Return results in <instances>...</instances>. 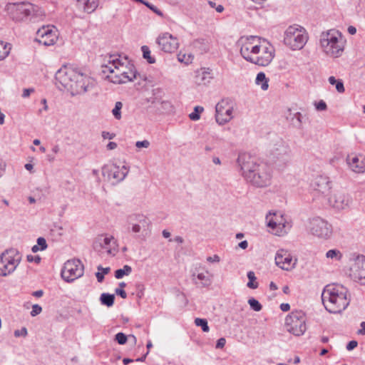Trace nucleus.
<instances>
[{
  "instance_id": "f257e3e1",
  "label": "nucleus",
  "mask_w": 365,
  "mask_h": 365,
  "mask_svg": "<svg viewBox=\"0 0 365 365\" xmlns=\"http://www.w3.org/2000/svg\"><path fill=\"white\" fill-rule=\"evenodd\" d=\"M245 179L257 187H264L271 184L272 168L267 163L257 164L250 154L243 153L237 160Z\"/></svg>"
},
{
  "instance_id": "f03ea898",
  "label": "nucleus",
  "mask_w": 365,
  "mask_h": 365,
  "mask_svg": "<svg viewBox=\"0 0 365 365\" xmlns=\"http://www.w3.org/2000/svg\"><path fill=\"white\" fill-rule=\"evenodd\" d=\"M240 54L247 61L266 66L273 58L272 51L260 43V38L255 36L242 37L240 39Z\"/></svg>"
},
{
  "instance_id": "7ed1b4c3",
  "label": "nucleus",
  "mask_w": 365,
  "mask_h": 365,
  "mask_svg": "<svg viewBox=\"0 0 365 365\" xmlns=\"http://www.w3.org/2000/svg\"><path fill=\"white\" fill-rule=\"evenodd\" d=\"M347 294V289L341 284L327 285L322 294V300L325 309L333 314L344 311L350 302Z\"/></svg>"
},
{
  "instance_id": "20e7f679",
  "label": "nucleus",
  "mask_w": 365,
  "mask_h": 365,
  "mask_svg": "<svg viewBox=\"0 0 365 365\" xmlns=\"http://www.w3.org/2000/svg\"><path fill=\"white\" fill-rule=\"evenodd\" d=\"M319 45L322 53L332 58L341 57L345 50L346 39L336 29H329L319 35Z\"/></svg>"
},
{
  "instance_id": "39448f33",
  "label": "nucleus",
  "mask_w": 365,
  "mask_h": 365,
  "mask_svg": "<svg viewBox=\"0 0 365 365\" xmlns=\"http://www.w3.org/2000/svg\"><path fill=\"white\" fill-rule=\"evenodd\" d=\"M308 40L307 30L302 26L294 24L285 29L282 43L289 50L299 51L304 48Z\"/></svg>"
},
{
  "instance_id": "423d86ee",
  "label": "nucleus",
  "mask_w": 365,
  "mask_h": 365,
  "mask_svg": "<svg viewBox=\"0 0 365 365\" xmlns=\"http://www.w3.org/2000/svg\"><path fill=\"white\" fill-rule=\"evenodd\" d=\"M79 76V68L63 67L56 73V83L59 89H65L73 96V91L80 88L76 86V78Z\"/></svg>"
},
{
  "instance_id": "0eeeda50",
  "label": "nucleus",
  "mask_w": 365,
  "mask_h": 365,
  "mask_svg": "<svg viewBox=\"0 0 365 365\" xmlns=\"http://www.w3.org/2000/svg\"><path fill=\"white\" fill-rule=\"evenodd\" d=\"M22 259V255L16 248H9L0 255V276L7 277L14 272Z\"/></svg>"
},
{
  "instance_id": "6e6552de",
  "label": "nucleus",
  "mask_w": 365,
  "mask_h": 365,
  "mask_svg": "<svg viewBox=\"0 0 365 365\" xmlns=\"http://www.w3.org/2000/svg\"><path fill=\"white\" fill-rule=\"evenodd\" d=\"M133 65L127 57L121 58L120 56L113 55L109 57L108 63L102 66V73L106 78V76H111L120 77L125 71H130L133 69Z\"/></svg>"
},
{
  "instance_id": "1a4fd4ad",
  "label": "nucleus",
  "mask_w": 365,
  "mask_h": 365,
  "mask_svg": "<svg viewBox=\"0 0 365 365\" xmlns=\"http://www.w3.org/2000/svg\"><path fill=\"white\" fill-rule=\"evenodd\" d=\"M314 200L325 203L331 194V182L327 176H317L310 184Z\"/></svg>"
},
{
  "instance_id": "9d476101",
  "label": "nucleus",
  "mask_w": 365,
  "mask_h": 365,
  "mask_svg": "<svg viewBox=\"0 0 365 365\" xmlns=\"http://www.w3.org/2000/svg\"><path fill=\"white\" fill-rule=\"evenodd\" d=\"M306 319L304 312L295 310L286 317L284 327L289 333L295 336H301L307 330Z\"/></svg>"
},
{
  "instance_id": "9b49d317",
  "label": "nucleus",
  "mask_w": 365,
  "mask_h": 365,
  "mask_svg": "<svg viewBox=\"0 0 365 365\" xmlns=\"http://www.w3.org/2000/svg\"><path fill=\"white\" fill-rule=\"evenodd\" d=\"M309 231L321 239H329L332 235V227L321 217H314L309 222Z\"/></svg>"
},
{
  "instance_id": "f8f14e48",
  "label": "nucleus",
  "mask_w": 365,
  "mask_h": 365,
  "mask_svg": "<svg viewBox=\"0 0 365 365\" xmlns=\"http://www.w3.org/2000/svg\"><path fill=\"white\" fill-rule=\"evenodd\" d=\"M190 273L192 282L197 287L205 288L211 285L213 274L201 264H196Z\"/></svg>"
},
{
  "instance_id": "ddd939ff",
  "label": "nucleus",
  "mask_w": 365,
  "mask_h": 365,
  "mask_svg": "<svg viewBox=\"0 0 365 365\" xmlns=\"http://www.w3.org/2000/svg\"><path fill=\"white\" fill-rule=\"evenodd\" d=\"M61 277L67 282H72L83 274V265L79 259L68 260L61 270Z\"/></svg>"
},
{
  "instance_id": "4468645a",
  "label": "nucleus",
  "mask_w": 365,
  "mask_h": 365,
  "mask_svg": "<svg viewBox=\"0 0 365 365\" xmlns=\"http://www.w3.org/2000/svg\"><path fill=\"white\" fill-rule=\"evenodd\" d=\"M291 158V150L289 145L282 140L275 144V168L282 170Z\"/></svg>"
},
{
  "instance_id": "2eb2a0df",
  "label": "nucleus",
  "mask_w": 365,
  "mask_h": 365,
  "mask_svg": "<svg viewBox=\"0 0 365 365\" xmlns=\"http://www.w3.org/2000/svg\"><path fill=\"white\" fill-rule=\"evenodd\" d=\"M128 168L125 165L119 166L115 163L107 164L102 168V174L108 180H113L114 183L123 181L128 173Z\"/></svg>"
},
{
  "instance_id": "dca6fc26",
  "label": "nucleus",
  "mask_w": 365,
  "mask_h": 365,
  "mask_svg": "<svg viewBox=\"0 0 365 365\" xmlns=\"http://www.w3.org/2000/svg\"><path fill=\"white\" fill-rule=\"evenodd\" d=\"M292 227L293 221L288 214L281 211L275 212V236H286Z\"/></svg>"
},
{
  "instance_id": "f3484780",
  "label": "nucleus",
  "mask_w": 365,
  "mask_h": 365,
  "mask_svg": "<svg viewBox=\"0 0 365 365\" xmlns=\"http://www.w3.org/2000/svg\"><path fill=\"white\" fill-rule=\"evenodd\" d=\"M215 119L217 123L223 125L232 118L233 106L229 99H222L215 106Z\"/></svg>"
},
{
  "instance_id": "a211bd4d",
  "label": "nucleus",
  "mask_w": 365,
  "mask_h": 365,
  "mask_svg": "<svg viewBox=\"0 0 365 365\" xmlns=\"http://www.w3.org/2000/svg\"><path fill=\"white\" fill-rule=\"evenodd\" d=\"M34 11V4L28 2L14 4L11 8V15L16 21H24L29 19Z\"/></svg>"
},
{
  "instance_id": "6ab92c4d",
  "label": "nucleus",
  "mask_w": 365,
  "mask_h": 365,
  "mask_svg": "<svg viewBox=\"0 0 365 365\" xmlns=\"http://www.w3.org/2000/svg\"><path fill=\"white\" fill-rule=\"evenodd\" d=\"M156 43L164 52L173 53L179 47V41L177 37L168 32L160 34L156 38Z\"/></svg>"
},
{
  "instance_id": "aec40b11",
  "label": "nucleus",
  "mask_w": 365,
  "mask_h": 365,
  "mask_svg": "<svg viewBox=\"0 0 365 365\" xmlns=\"http://www.w3.org/2000/svg\"><path fill=\"white\" fill-rule=\"evenodd\" d=\"M297 259L293 258L291 253L287 250H279L275 255V264L284 270H291L296 264Z\"/></svg>"
},
{
  "instance_id": "412c9836",
  "label": "nucleus",
  "mask_w": 365,
  "mask_h": 365,
  "mask_svg": "<svg viewBox=\"0 0 365 365\" xmlns=\"http://www.w3.org/2000/svg\"><path fill=\"white\" fill-rule=\"evenodd\" d=\"M351 278L361 284H365V256H358L350 269Z\"/></svg>"
},
{
  "instance_id": "4be33fe9",
  "label": "nucleus",
  "mask_w": 365,
  "mask_h": 365,
  "mask_svg": "<svg viewBox=\"0 0 365 365\" xmlns=\"http://www.w3.org/2000/svg\"><path fill=\"white\" fill-rule=\"evenodd\" d=\"M76 86L80 89L73 91V96L81 95L86 93L93 88L95 86V80L90 76L86 72H83L82 69L79 68V76L76 78Z\"/></svg>"
},
{
  "instance_id": "5701e85b",
  "label": "nucleus",
  "mask_w": 365,
  "mask_h": 365,
  "mask_svg": "<svg viewBox=\"0 0 365 365\" xmlns=\"http://www.w3.org/2000/svg\"><path fill=\"white\" fill-rule=\"evenodd\" d=\"M351 202L349 195L341 192H336L334 195H329L325 202L337 210H344L348 207Z\"/></svg>"
},
{
  "instance_id": "b1692460",
  "label": "nucleus",
  "mask_w": 365,
  "mask_h": 365,
  "mask_svg": "<svg viewBox=\"0 0 365 365\" xmlns=\"http://www.w3.org/2000/svg\"><path fill=\"white\" fill-rule=\"evenodd\" d=\"M54 28H51L49 26H43L39 29L37 32L38 41L44 46L53 45L58 38L56 31Z\"/></svg>"
},
{
  "instance_id": "393cba45",
  "label": "nucleus",
  "mask_w": 365,
  "mask_h": 365,
  "mask_svg": "<svg viewBox=\"0 0 365 365\" xmlns=\"http://www.w3.org/2000/svg\"><path fill=\"white\" fill-rule=\"evenodd\" d=\"M137 75L138 72L134 65H133V69H130V71H125V72L122 73V76H120V77L116 76H106V78L113 83L122 84L133 81V80L137 78Z\"/></svg>"
},
{
  "instance_id": "a878e982",
  "label": "nucleus",
  "mask_w": 365,
  "mask_h": 365,
  "mask_svg": "<svg viewBox=\"0 0 365 365\" xmlns=\"http://www.w3.org/2000/svg\"><path fill=\"white\" fill-rule=\"evenodd\" d=\"M349 168L354 173L365 172V158L363 156H349L346 159Z\"/></svg>"
},
{
  "instance_id": "bb28decb",
  "label": "nucleus",
  "mask_w": 365,
  "mask_h": 365,
  "mask_svg": "<svg viewBox=\"0 0 365 365\" xmlns=\"http://www.w3.org/2000/svg\"><path fill=\"white\" fill-rule=\"evenodd\" d=\"M116 244V241L113 236L98 237L93 242L95 250L100 251L101 249H106L108 254H111L110 244Z\"/></svg>"
},
{
  "instance_id": "cd10ccee",
  "label": "nucleus",
  "mask_w": 365,
  "mask_h": 365,
  "mask_svg": "<svg viewBox=\"0 0 365 365\" xmlns=\"http://www.w3.org/2000/svg\"><path fill=\"white\" fill-rule=\"evenodd\" d=\"M297 66V63L294 58L291 56L283 58L278 61L277 68L282 73H288L292 71Z\"/></svg>"
},
{
  "instance_id": "c85d7f7f",
  "label": "nucleus",
  "mask_w": 365,
  "mask_h": 365,
  "mask_svg": "<svg viewBox=\"0 0 365 365\" xmlns=\"http://www.w3.org/2000/svg\"><path fill=\"white\" fill-rule=\"evenodd\" d=\"M302 114L300 112H292L291 109H288L287 119L290 124L297 129H302Z\"/></svg>"
},
{
  "instance_id": "c756f323",
  "label": "nucleus",
  "mask_w": 365,
  "mask_h": 365,
  "mask_svg": "<svg viewBox=\"0 0 365 365\" xmlns=\"http://www.w3.org/2000/svg\"><path fill=\"white\" fill-rule=\"evenodd\" d=\"M128 225H150L149 219L143 214H132L128 217Z\"/></svg>"
},
{
  "instance_id": "7c9ffc66",
  "label": "nucleus",
  "mask_w": 365,
  "mask_h": 365,
  "mask_svg": "<svg viewBox=\"0 0 365 365\" xmlns=\"http://www.w3.org/2000/svg\"><path fill=\"white\" fill-rule=\"evenodd\" d=\"M213 76L210 71L203 70L201 72H199L196 76V81L198 84L206 85L210 83Z\"/></svg>"
},
{
  "instance_id": "2f4dec72",
  "label": "nucleus",
  "mask_w": 365,
  "mask_h": 365,
  "mask_svg": "<svg viewBox=\"0 0 365 365\" xmlns=\"http://www.w3.org/2000/svg\"><path fill=\"white\" fill-rule=\"evenodd\" d=\"M44 17V11L38 6L34 5V11L29 16V20L32 22H37L43 20Z\"/></svg>"
},
{
  "instance_id": "473e14b6",
  "label": "nucleus",
  "mask_w": 365,
  "mask_h": 365,
  "mask_svg": "<svg viewBox=\"0 0 365 365\" xmlns=\"http://www.w3.org/2000/svg\"><path fill=\"white\" fill-rule=\"evenodd\" d=\"M255 83L260 86L261 89L263 91H267L269 88V79L263 72L257 73L255 79Z\"/></svg>"
},
{
  "instance_id": "72a5a7b5",
  "label": "nucleus",
  "mask_w": 365,
  "mask_h": 365,
  "mask_svg": "<svg viewBox=\"0 0 365 365\" xmlns=\"http://www.w3.org/2000/svg\"><path fill=\"white\" fill-rule=\"evenodd\" d=\"M114 299V294L108 293H103L100 297L101 303L103 305H106L108 307H112L113 305Z\"/></svg>"
},
{
  "instance_id": "f704fd0d",
  "label": "nucleus",
  "mask_w": 365,
  "mask_h": 365,
  "mask_svg": "<svg viewBox=\"0 0 365 365\" xmlns=\"http://www.w3.org/2000/svg\"><path fill=\"white\" fill-rule=\"evenodd\" d=\"M11 49V46L10 43L0 41V61L4 60L9 56Z\"/></svg>"
},
{
  "instance_id": "c9c22d12",
  "label": "nucleus",
  "mask_w": 365,
  "mask_h": 365,
  "mask_svg": "<svg viewBox=\"0 0 365 365\" xmlns=\"http://www.w3.org/2000/svg\"><path fill=\"white\" fill-rule=\"evenodd\" d=\"M98 6V0H84V11L88 14L93 12Z\"/></svg>"
},
{
  "instance_id": "e433bc0d",
  "label": "nucleus",
  "mask_w": 365,
  "mask_h": 365,
  "mask_svg": "<svg viewBox=\"0 0 365 365\" xmlns=\"http://www.w3.org/2000/svg\"><path fill=\"white\" fill-rule=\"evenodd\" d=\"M131 272V267L125 264L122 269H117L115 272V277L116 279H122L125 275H129Z\"/></svg>"
},
{
  "instance_id": "4c0bfd02",
  "label": "nucleus",
  "mask_w": 365,
  "mask_h": 365,
  "mask_svg": "<svg viewBox=\"0 0 365 365\" xmlns=\"http://www.w3.org/2000/svg\"><path fill=\"white\" fill-rule=\"evenodd\" d=\"M247 276L249 279V282L247 284V287L252 289H257L259 284L258 282H256L257 278L255 272L253 271H249Z\"/></svg>"
},
{
  "instance_id": "58836bf2",
  "label": "nucleus",
  "mask_w": 365,
  "mask_h": 365,
  "mask_svg": "<svg viewBox=\"0 0 365 365\" xmlns=\"http://www.w3.org/2000/svg\"><path fill=\"white\" fill-rule=\"evenodd\" d=\"M328 81L330 84L336 86V89L339 93L344 92V86L341 80H336L334 76H330Z\"/></svg>"
},
{
  "instance_id": "ea45409f",
  "label": "nucleus",
  "mask_w": 365,
  "mask_h": 365,
  "mask_svg": "<svg viewBox=\"0 0 365 365\" xmlns=\"http://www.w3.org/2000/svg\"><path fill=\"white\" fill-rule=\"evenodd\" d=\"M195 324L197 327H200L204 332H208L210 331L207 321L205 319L196 318L195 319Z\"/></svg>"
},
{
  "instance_id": "a19ab883",
  "label": "nucleus",
  "mask_w": 365,
  "mask_h": 365,
  "mask_svg": "<svg viewBox=\"0 0 365 365\" xmlns=\"http://www.w3.org/2000/svg\"><path fill=\"white\" fill-rule=\"evenodd\" d=\"M143 58H145L149 63H154L155 59L150 56V51L148 46H143L141 47Z\"/></svg>"
},
{
  "instance_id": "79ce46f5",
  "label": "nucleus",
  "mask_w": 365,
  "mask_h": 365,
  "mask_svg": "<svg viewBox=\"0 0 365 365\" xmlns=\"http://www.w3.org/2000/svg\"><path fill=\"white\" fill-rule=\"evenodd\" d=\"M98 272L96 273L98 282H101L104 279V275L108 274L110 271V267L103 268L101 266L98 267Z\"/></svg>"
},
{
  "instance_id": "37998d69",
  "label": "nucleus",
  "mask_w": 365,
  "mask_h": 365,
  "mask_svg": "<svg viewBox=\"0 0 365 365\" xmlns=\"http://www.w3.org/2000/svg\"><path fill=\"white\" fill-rule=\"evenodd\" d=\"M326 257L329 259L340 260L342 255L338 250H330L326 253Z\"/></svg>"
},
{
  "instance_id": "c03bdc74",
  "label": "nucleus",
  "mask_w": 365,
  "mask_h": 365,
  "mask_svg": "<svg viewBox=\"0 0 365 365\" xmlns=\"http://www.w3.org/2000/svg\"><path fill=\"white\" fill-rule=\"evenodd\" d=\"M203 110L204 108L202 107L199 106H195L194 108V111L189 114L190 119L195 121L199 120L200 118V113L203 112Z\"/></svg>"
},
{
  "instance_id": "a18cd8bd",
  "label": "nucleus",
  "mask_w": 365,
  "mask_h": 365,
  "mask_svg": "<svg viewBox=\"0 0 365 365\" xmlns=\"http://www.w3.org/2000/svg\"><path fill=\"white\" fill-rule=\"evenodd\" d=\"M123 108V103L118 101L115 104L114 108L112 110V113L115 119L120 120L121 118V109Z\"/></svg>"
},
{
  "instance_id": "49530a36",
  "label": "nucleus",
  "mask_w": 365,
  "mask_h": 365,
  "mask_svg": "<svg viewBox=\"0 0 365 365\" xmlns=\"http://www.w3.org/2000/svg\"><path fill=\"white\" fill-rule=\"evenodd\" d=\"M128 225L130 227L131 231L133 233H139V232L145 231L150 226V225H136V224Z\"/></svg>"
},
{
  "instance_id": "de8ad7c7",
  "label": "nucleus",
  "mask_w": 365,
  "mask_h": 365,
  "mask_svg": "<svg viewBox=\"0 0 365 365\" xmlns=\"http://www.w3.org/2000/svg\"><path fill=\"white\" fill-rule=\"evenodd\" d=\"M248 304L254 311L259 312L262 309V305L260 303L254 298H250L248 300Z\"/></svg>"
},
{
  "instance_id": "09e8293b",
  "label": "nucleus",
  "mask_w": 365,
  "mask_h": 365,
  "mask_svg": "<svg viewBox=\"0 0 365 365\" xmlns=\"http://www.w3.org/2000/svg\"><path fill=\"white\" fill-rule=\"evenodd\" d=\"M142 4H143L145 6H146L148 8H149L150 10H152L154 13H155L158 16H163L162 11L157 6H154L153 4L149 3L148 1H146L145 0H143V2Z\"/></svg>"
},
{
  "instance_id": "8fccbe9b",
  "label": "nucleus",
  "mask_w": 365,
  "mask_h": 365,
  "mask_svg": "<svg viewBox=\"0 0 365 365\" xmlns=\"http://www.w3.org/2000/svg\"><path fill=\"white\" fill-rule=\"evenodd\" d=\"M274 212L271 210L268 212L266 215V224L267 226L270 227L271 229H274Z\"/></svg>"
},
{
  "instance_id": "3c124183",
  "label": "nucleus",
  "mask_w": 365,
  "mask_h": 365,
  "mask_svg": "<svg viewBox=\"0 0 365 365\" xmlns=\"http://www.w3.org/2000/svg\"><path fill=\"white\" fill-rule=\"evenodd\" d=\"M115 340L118 341L119 344H125L128 340V336L122 333L119 332L115 335Z\"/></svg>"
},
{
  "instance_id": "603ef678",
  "label": "nucleus",
  "mask_w": 365,
  "mask_h": 365,
  "mask_svg": "<svg viewBox=\"0 0 365 365\" xmlns=\"http://www.w3.org/2000/svg\"><path fill=\"white\" fill-rule=\"evenodd\" d=\"M42 312V307L38 304H34L31 311V315L35 317Z\"/></svg>"
},
{
  "instance_id": "864d4df0",
  "label": "nucleus",
  "mask_w": 365,
  "mask_h": 365,
  "mask_svg": "<svg viewBox=\"0 0 365 365\" xmlns=\"http://www.w3.org/2000/svg\"><path fill=\"white\" fill-rule=\"evenodd\" d=\"M37 245L41 248V250H45L47 248V243L45 238L40 237L37 239Z\"/></svg>"
},
{
  "instance_id": "5fc2aeb1",
  "label": "nucleus",
  "mask_w": 365,
  "mask_h": 365,
  "mask_svg": "<svg viewBox=\"0 0 365 365\" xmlns=\"http://www.w3.org/2000/svg\"><path fill=\"white\" fill-rule=\"evenodd\" d=\"M27 329L25 327L21 328V329H16L14 331V336L16 337L24 336L25 337L27 335Z\"/></svg>"
},
{
  "instance_id": "6e6d98bb",
  "label": "nucleus",
  "mask_w": 365,
  "mask_h": 365,
  "mask_svg": "<svg viewBox=\"0 0 365 365\" xmlns=\"http://www.w3.org/2000/svg\"><path fill=\"white\" fill-rule=\"evenodd\" d=\"M150 143L148 140H144L142 141H137L135 143V146L138 148H148L150 146Z\"/></svg>"
},
{
  "instance_id": "4d7b16f0",
  "label": "nucleus",
  "mask_w": 365,
  "mask_h": 365,
  "mask_svg": "<svg viewBox=\"0 0 365 365\" xmlns=\"http://www.w3.org/2000/svg\"><path fill=\"white\" fill-rule=\"evenodd\" d=\"M190 57H191L190 56H188V57L186 58L185 54H181V53H179L178 56V61L180 62H183L185 64H188L191 62Z\"/></svg>"
},
{
  "instance_id": "13d9d810",
  "label": "nucleus",
  "mask_w": 365,
  "mask_h": 365,
  "mask_svg": "<svg viewBox=\"0 0 365 365\" xmlns=\"http://www.w3.org/2000/svg\"><path fill=\"white\" fill-rule=\"evenodd\" d=\"M314 105L316 109L320 111L325 110L327 108L326 103L322 100L319 101L318 103H316Z\"/></svg>"
},
{
  "instance_id": "bf43d9fd",
  "label": "nucleus",
  "mask_w": 365,
  "mask_h": 365,
  "mask_svg": "<svg viewBox=\"0 0 365 365\" xmlns=\"http://www.w3.org/2000/svg\"><path fill=\"white\" fill-rule=\"evenodd\" d=\"M357 345H358V342L355 340H352V341H350L347 344L346 348L348 351H351L354 349H355L357 346Z\"/></svg>"
},
{
  "instance_id": "052dcab7",
  "label": "nucleus",
  "mask_w": 365,
  "mask_h": 365,
  "mask_svg": "<svg viewBox=\"0 0 365 365\" xmlns=\"http://www.w3.org/2000/svg\"><path fill=\"white\" fill-rule=\"evenodd\" d=\"M206 260L208 262H219L220 261V257L217 255H214L213 256L207 257Z\"/></svg>"
},
{
  "instance_id": "680f3d73",
  "label": "nucleus",
  "mask_w": 365,
  "mask_h": 365,
  "mask_svg": "<svg viewBox=\"0 0 365 365\" xmlns=\"http://www.w3.org/2000/svg\"><path fill=\"white\" fill-rule=\"evenodd\" d=\"M115 136V133H109V132H107V131H103L102 132V138L103 139L111 140V139L114 138Z\"/></svg>"
},
{
  "instance_id": "e2e57ef3",
  "label": "nucleus",
  "mask_w": 365,
  "mask_h": 365,
  "mask_svg": "<svg viewBox=\"0 0 365 365\" xmlns=\"http://www.w3.org/2000/svg\"><path fill=\"white\" fill-rule=\"evenodd\" d=\"M226 343V340L225 338H220L217 341L216 349H222Z\"/></svg>"
},
{
  "instance_id": "0e129e2a",
  "label": "nucleus",
  "mask_w": 365,
  "mask_h": 365,
  "mask_svg": "<svg viewBox=\"0 0 365 365\" xmlns=\"http://www.w3.org/2000/svg\"><path fill=\"white\" fill-rule=\"evenodd\" d=\"M116 294L120 296L123 299H125L127 297V294L123 289L117 288L115 290Z\"/></svg>"
},
{
  "instance_id": "69168bd1",
  "label": "nucleus",
  "mask_w": 365,
  "mask_h": 365,
  "mask_svg": "<svg viewBox=\"0 0 365 365\" xmlns=\"http://www.w3.org/2000/svg\"><path fill=\"white\" fill-rule=\"evenodd\" d=\"M33 92H34V88H25V89L23 90L22 97L23 98H27Z\"/></svg>"
},
{
  "instance_id": "338daca9",
  "label": "nucleus",
  "mask_w": 365,
  "mask_h": 365,
  "mask_svg": "<svg viewBox=\"0 0 365 365\" xmlns=\"http://www.w3.org/2000/svg\"><path fill=\"white\" fill-rule=\"evenodd\" d=\"M27 260L29 262L34 261L36 263H39L41 261V258L38 256H33V255H27Z\"/></svg>"
},
{
  "instance_id": "774afa93",
  "label": "nucleus",
  "mask_w": 365,
  "mask_h": 365,
  "mask_svg": "<svg viewBox=\"0 0 365 365\" xmlns=\"http://www.w3.org/2000/svg\"><path fill=\"white\" fill-rule=\"evenodd\" d=\"M361 329L358 331V334L365 335V322H362L360 324Z\"/></svg>"
}]
</instances>
